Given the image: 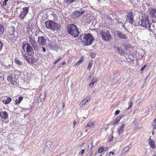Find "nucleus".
<instances>
[{"mask_svg": "<svg viewBox=\"0 0 156 156\" xmlns=\"http://www.w3.org/2000/svg\"><path fill=\"white\" fill-rule=\"evenodd\" d=\"M104 151V147L102 146L101 147H100L98 149V151L97 152H96L95 154H96L97 153H99V154H101V153L102 152H103V151Z\"/></svg>", "mask_w": 156, "mask_h": 156, "instance_id": "obj_24", "label": "nucleus"}, {"mask_svg": "<svg viewBox=\"0 0 156 156\" xmlns=\"http://www.w3.org/2000/svg\"><path fill=\"white\" fill-rule=\"evenodd\" d=\"M152 127L153 129H156V118L154 119L152 125Z\"/></svg>", "mask_w": 156, "mask_h": 156, "instance_id": "obj_33", "label": "nucleus"}, {"mask_svg": "<svg viewBox=\"0 0 156 156\" xmlns=\"http://www.w3.org/2000/svg\"><path fill=\"white\" fill-rule=\"evenodd\" d=\"M90 145H91V147H90V148H93L94 147V146H93V142H91L90 143Z\"/></svg>", "mask_w": 156, "mask_h": 156, "instance_id": "obj_46", "label": "nucleus"}, {"mask_svg": "<svg viewBox=\"0 0 156 156\" xmlns=\"http://www.w3.org/2000/svg\"><path fill=\"white\" fill-rule=\"evenodd\" d=\"M61 59V58H59L56 59L54 62V64H57L59 61Z\"/></svg>", "mask_w": 156, "mask_h": 156, "instance_id": "obj_37", "label": "nucleus"}, {"mask_svg": "<svg viewBox=\"0 0 156 156\" xmlns=\"http://www.w3.org/2000/svg\"><path fill=\"white\" fill-rule=\"evenodd\" d=\"M22 48L24 52L26 51L27 52V53H25L22 52V56L27 61L28 63H30V62L27 57V55L29 56H32L34 55V51L32 46H31L29 43H27L23 44Z\"/></svg>", "mask_w": 156, "mask_h": 156, "instance_id": "obj_2", "label": "nucleus"}, {"mask_svg": "<svg viewBox=\"0 0 156 156\" xmlns=\"http://www.w3.org/2000/svg\"><path fill=\"white\" fill-rule=\"evenodd\" d=\"M118 37L121 39H126L127 38V36L126 34H122L119 31H117Z\"/></svg>", "mask_w": 156, "mask_h": 156, "instance_id": "obj_14", "label": "nucleus"}, {"mask_svg": "<svg viewBox=\"0 0 156 156\" xmlns=\"http://www.w3.org/2000/svg\"><path fill=\"white\" fill-rule=\"evenodd\" d=\"M133 102H131L130 103V105H129V106L128 108V109H129L132 106V105H133Z\"/></svg>", "mask_w": 156, "mask_h": 156, "instance_id": "obj_44", "label": "nucleus"}, {"mask_svg": "<svg viewBox=\"0 0 156 156\" xmlns=\"http://www.w3.org/2000/svg\"><path fill=\"white\" fill-rule=\"evenodd\" d=\"M67 30L68 34L74 37H77L79 35L80 31L79 29L74 24L71 23L69 24Z\"/></svg>", "mask_w": 156, "mask_h": 156, "instance_id": "obj_3", "label": "nucleus"}, {"mask_svg": "<svg viewBox=\"0 0 156 156\" xmlns=\"http://www.w3.org/2000/svg\"><path fill=\"white\" fill-rule=\"evenodd\" d=\"M80 12H79L78 11H75L72 14V17L74 19L77 18L80 16Z\"/></svg>", "mask_w": 156, "mask_h": 156, "instance_id": "obj_21", "label": "nucleus"}, {"mask_svg": "<svg viewBox=\"0 0 156 156\" xmlns=\"http://www.w3.org/2000/svg\"><path fill=\"white\" fill-rule=\"evenodd\" d=\"M87 148H88V149H90L89 148V145H88V146L87 147Z\"/></svg>", "mask_w": 156, "mask_h": 156, "instance_id": "obj_57", "label": "nucleus"}, {"mask_svg": "<svg viewBox=\"0 0 156 156\" xmlns=\"http://www.w3.org/2000/svg\"><path fill=\"white\" fill-rule=\"evenodd\" d=\"M65 104L64 103H63V105H62V108H63L65 106Z\"/></svg>", "mask_w": 156, "mask_h": 156, "instance_id": "obj_55", "label": "nucleus"}, {"mask_svg": "<svg viewBox=\"0 0 156 156\" xmlns=\"http://www.w3.org/2000/svg\"><path fill=\"white\" fill-rule=\"evenodd\" d=\"M79 38L82 44L85 46L91 45L94 40L93 35L90 33L82 34L80 35Z\"/></svg>", "mask_w": 156, "mask_h": 156, "instance_id": "obj_1", "label": "nucleus"}, {"mask_svg": "<svg viewBox=\"0 0 156 156\" xmlns=\"http://www.w3.org/2000/svg\"><path fill=\"white\" fill-rule=\"evenodd\" d=\"M126 126V124H123L121 126H119L117 129V132L119 134L122 133L123 130V128Z\"/></svg>", "mask_w": 156, "mask_h": 156, "instance_id": "obj_18", "label": "nucleus"}, {"mask_svg": "<svg viewBox=\"0 0 156 156\" xmlns=\"http://www.w3.org/2000/svg\"><path fill=\"white\" fill-rule=\"evenodd\" d=\"M91 75H90V76H89V77H88V79H89V80H90V79H91Z\"/></svg>", "mask_w": 156, "mask_h": 156, "instance_id": "obj_54", "label": "nucleus"}, {"mask_svg": "<svg viewBox=\"0 0 156 156\" xmlns=\"http://www.w3.org/2000/svg\"><path fill=\"white\" fill-rule=\"evenodd\" d=\"M38 43L40 46H45L46 44V40L45 38L43 36L38 37Z\"/></svg>", "mask_w": 156, "mask_h": 156, "instance_id": "obj_10", "label": "nucleus"}, {"mask_svg": "<svg viewBox=\"0 0 156 156\" xmlns=\"http://www.w3.org/2000/svg\"><path fill=\"white\" fill-rule=\"evenodd\" d=\"M84 150L83 149H82L80 151L79 153V154L80 155L84 153Z\"/></svg>", "mask_w": 156, "mask_h": 156, "instance_id": "obj_39", "label": "nucleus"}, {"mask_svg": "<svg viewBox=\"0 0 156 156\" xmlns=\"http://www.w3.org/2000/svg\"><path fill=\"white\" fill-rule=\"evenodd\" d=\"M29 11V8L28 7H24L23 8L20 13V17L21 20H23Z\"/></svg>", "mask_w": 156, "mask_h": 156, "instance_id": "obj_9", "label": "nucleus"}, {"mask_svg": "<svg viewBox=\"0 0 156 156\" xmlns=\"http://www.w3.org/2000/svg\"><path fill=\"white\" fill-rule=\"evenodd\" d=\"M124 46L126 48V49L130 48L131 45L128 42H126L124 44Z\"/></svg>", "mask_w": 156, "mask_h": 156, "instance_id": "obj_32", "label": "nucleus"}, {"mask_svg": "<svg viewBox=\"0 0 156 156\" xmlns=\"http://www.w3.org/2000/svg\"><path fill=\"white\" fill-rule=\"evenodd\" d=\"M42 50L44 52H45L46 51V49L44 47H42Z\"/></svg>", "mask_w": 156, "mask_h": 156, "instance_id": "obj_48", "label": "nucleus"}, {"mask_svg": "<svg viewBox=\"0 0 156 156\" xmlns=\"http://www.w3.org/2000/svg\"><path fill=\"white\" fill-rule=\"evenodd\" d=\"M133 12L130 11L128 12L127 15L126 16V21L131 23H133Z\"/></svg>", "mask_w": 156, "mask_h": 156, "instance_id": "obj_11", "label": "nucleus"}, {"mask_svg": "<svg viewBox=\"0 0 156 156\" xmlns=\"http://www.w3.org/2000/svg\"><path fill=\"white\" fill-rule=\"evenodd\" d=\"M15 61L16 63L19 65H22V62L18 59L17 58L15 59Z\"/></svg>", "mask_w": 156, "mask_h": 156, "instance_id": "obj_30", "label": "nucleus"}, {"mask_svg": "<svg viewBox=\"0 0 156 156\" xmlns=\"http://www.w3.org/2000/svg\"><path fill=\"white\" fill-rule=\"evenodd\" d=\"M98 80V78L96 77H93L91 80L89 86L92 87L94 86V84L96 83Z\"/></svg>", "mask_w": 156, "mask_h": 156, "instance_id": "obj_19", "label": "nucleus"}, {"mask_svg": "<svg viewBox=\"0 0 156 156\" xmlns=\"http://www.w3.org/2000/svg\"><path fill=\"white\" fill-rule=\"evenodd\" d=\"M140 25L146 28H150L151 26L150 20L147 15L142 16L140 20Z\"/></svg>", "mask_w": 156, "mask_h": 156, "instance_id": "obj_6", "label": "nucleus"}, {"mask_svg": "<svg viewBox=\"0 0 156 156\" xmlns=\"http://www.w3.org/2000/svg\"><path fill=\"white\" fill-rule=\"evenodd\" d=\"M66 64V62L65 61L62 62L61 64V66H60V67H62V66Z\"/></svg>", "mask_w": 156, "mask_h": 156, "instance_id": "obj_43", "label": "nucleus"}, {"mask_svg": "<svg viewBox=\"0 0 156 156\" xmlns=\"http://www.w3.org/2000/svg\"><path fill=\"white\" fill-rule=\"evenodd\" d=\"M7 79L9 82H10L12 85H15L17 83L16 80L11 76H8L7 77Z\"/></svg>", "mask_w": 156, "mask_h": 156, "instance_id": "obj_13", "label": "nucleus"}, {"mask_svg": "<svg viewBox=\"0 0 156 156\" xmlns=\"http://www.w3.org/2000/svg\"><path fill=\"white\" fill-rule=\"evenodd\" d=\"M99 156H102V154H101Z\"/></svg>", "mask_w": 156, "mask_h": 156, "instance_id": "obj_58", "label": "nucleus"}, {"mask_svg": "<svg viewBox=\"0 0 156 156\" xmlns=\"http://www.w3.org/2000/svg\"><path fill=\"white\" fill-rule=\"evenodd\" d=\"M28 38L29 42L34 49L35 50H37L38 48V45L36 42L34 37L32 36H30L28 37Z\"/></svg>", "mask_w": 156, "mask_h": 156, "instance_id": "obj_8", "label": "nucleus"}, {"mask_svg": "<svg viewBox=\"0 0 156 156\" xmlns=\"http://www.w3.org/2000/svg\"><path fill=\"white\" fill-rule=\"evenodd\" d=\"M109 155L110 156V154H112V155H113L114 154V153L113 151H110L109 153Z\"/></svg>", "mask_w": 156, "mask_h": 156, "instance_id": "obj_47", "label": "nucleus"}, {"mask_svg": "<svg viewBox=\"0 0 156 156\" xmlns=\"http://www.w3.org/2000/svg\"><path fill=\"white\" fill-rule=\"evenodd\" d=\"M79 12H80V16L82 15L83 13H84V10H82V9L80 10H78Z\"/></svg>", "mask_w": 156, "mask_h": 156, "instance_id": "obj_41", "label": "nucleus"}, {"mask_svg": "<svg viewBox=\"0 0 156 156\" xmlns=\"http://www.w3.org/2000/svg\"><path fill=\"white\" fill-rule=\"evenodd\" d=\"M152 135H154V131H153L152 132Z\"/></svg>", "mask_w": 156, "mask_h": 156, "instance_id": "obj_56", "label": "nucleus"}, {"mask_svg": "<svg viewBox=\"0 0 156 156\" xmlns=\"http://www.w3.org/2000/svg\"><path fill=\"white\" fill-rule=\"evenodd\" d=\"M114 48L115 49H116L118 52H119L120 51V48L119 46H116V45H115L114 47Z\"/></svg>", "mask_w": 156, "mask_h": 156, "instance_id": "obj_36", "label": "nucleus"}, {"mask_svg": "<svg viewBox=\"0 0 156 156\" xmlns=\"http://www.w3.org/2000/svg\"><path fill=\"white\" fill-rule=\"evenodd\" d=\"M150 14L152 19L153 18H156V9H151L150 10Z\"/></svg>", "mask_w": 156, "mask_h": 156, "instance_id": "obj_17", "label": "nucleus"}, {"mask_svg": "<svg viewBox=\"0 0 156 156\" xmlns=\"http://www.w3.org/2000/svg\"><path fill=\"white\" fill-rule=\"evenodd\" d=\"M151 136H150L149 139V141H151V140H152L151 139Z\"/></svg>", "mask_w": 156, "mask_h": 156, "instance_id": "obj_53", "label": "nucleus"}, {"mask_svg": "<svg viewBox=\"0 0 156 156\" xmlns=\"http://www.w3.org/2000/svg\"><path fill=\"white\" fill-rule=\"evenodd\" d=\"M98 1H99L100 0H98Z\"/></svg>", "mask_w": 156, "mask_h": 156, "instance_id": "obj_59", "label": "nucleus"}, {"mask_svg": "<svg viewBox=\"0 0 156 156\" xmlns=\"http://www.w3.org/2000/svg\"><path fill=\"white\" fill-rule=\"evenodd\" d=\"M0 116L2 119H6L8 117V114L5 111H2L0 112Z\"/></svg>", "mask_w": 156, "mask_h": 156, "instance_id": "obj_16", "label": "nucleus"}, {"mask_svg": "<svg viewBox=\"0 0 156 156\" xmlns=\"http://www.w3.org/2000/svg\"><path fill=\"white\" fill-rule=\"evenodd\" d=\"M7 32L11 39L15 40L16 39L15 35L16 30L14 27L11 26L9 27Z\"/></svg>", "mask_w": 156, "mask_h": 156, "instance_id": "obj_7", "label": "nucleus"}, {"mask_svg": "<svg viewBox=\"0 0 156 156\" xmlns=\"http://www.w3.org/2000/svg\"><path fill=\"white\" fill-rule=\"evenodd\" d=\"M100 35L102 40L105 41H108L112 38L110 31L106 29H103L101 30Z\"/></svg>", "mask_w": 156, "mask_h": 156, "instance_id": "obj_4", "label": "nucleus"}, {"mask_svg": "<svg viewBox=\"0 0 156 156\" xmlns=\"http://www.w3.org/2000/svg\"><path fill=\"white\" fill-rule=\"evenodd\" d=\"M2 102L5 104H8L12 100V99L7 96L3 97Z\"/></svg>", "mask_w": 156, "mask_h": 156, "instance_id": "obj_12", "label": "nucleus"}, {"mask_svg": "<svg viewBox=\"0 0 156 156\" xmlns=\"http://www.w3.org/2000/svg\"><path fill=\"white\" fill-rule=\"evenodd\" d=\"M1 73L0 72V81L2 80V76H1Z\"/></svg>", "mask_w": 156, "mask_h": 156, "instance_id": "obj_50", "label": "nucleus"}, {"mask_svg": "<svg viewBox=\"0 0 156 156\" xmlns=\"http://www.w3.org/2000/svg\"><path fill=\"white\" fill-rule=\"evenodd\" d=\"M90 100V98L88 97H86L84 98L80 103V105L82 107L83 105H84L89 101Z\"/></svg>", "mask_w": 156, "mask_h": 156, "instance_id": "obj_15", "label": "nucleus"}, {"mask_svg": "<svg viewBox=\"0 0 156 156\" xmlns=\"http://www.w3.org/2000/svg\"><path fill=\"white\" fill-rule=\"evenodd\" d=\"M108 149V147H106L105 148H104V151H106Z\"/></svg>", "mask_w": 156, "mask_h": 156, "instance_id": "obj_51", "label": "nucleus"}, {"mask_svg": "<svg viewBox=\"0 0 156 156\" xmlns=\"http://www.w3.org/2000/svg\"><path fill=\"white\" fill-rule=\"evenodd\" d=\"M45 24L47 29L51 30L54 31H57L59 29V25L51 20L46 21Z\"/></svg>", "mask_w": 156, "mask_h": 156, "instance_id": "obj_5", "label": "nucleus"}, {"mask_svg": "<svg viewBox=\"0 0 156 156\" xmlns=\"http://www.w3.org/2000/svg\"><path fill=\"white\" fill-rule=\"evenodd\" d=\"M122 116H119L117 117L115 120L114 122L113 123V125H115L118 123L120 121L122 118Z\"/></svg>", "mask_w": 156, "mask_h": 156, "instance_id": "obj_23", "label": "nucleus"}, {"mask_svg": "<svg viewBox=\"0 0 156 156\" xmlns=\"http://www.w3.org/2000/svg\"><path fill=\"white\" fill-rule=\"evenodd\" d=\"M76 123V121H74L73 122V126H74Z\"/></svg>", "mask_w": 156, "mask_h": 156, "instance_id": "obj_49", "label": "nucleus"}, {"mask_svg": "<svg viewBox=\"0 0 156 156\" xmlns=\"http://www.w3.org/2000/svg\"><path fill=\"white\" fill-rule=\"evenodd\" d=\"M83 62V59L82 58H81L80 61H78L75 63L74 65V66H76L77 65H79L81 63Z\"/></svg>", "mask_w": 156, "mask_h": 156, "instance_id": "obj_34", "label": "nucleus"}, {"mask_svg": "<svg viewBox=\"0 0 156 156\" xmlns=\"http://www.w3.org/2000/svg\"><path fill=\"white\" fill-rule=\"evenodd\" d=\"M91 57L92 58H94L95 57V55H94V56L91 55Z\"/></svg>", "mask_w": 156, "mask_h": 156, "instance_id": "obj_52", "label": "nucleus"}, {"mask_svg": "<svg viewBox=\"0 0 156 156\" xmlns=\"http://www.w3.org/2000/svg\"><path fill=\"white\" fill-rule=\"evenodd\" d=\"M75 1H76V0H64V4H67L68 5Z\"/></svg>", "mask_w": 156, "mask_h": 156, "instance_id": "obj_27", "label": "nucleus"}, {"mask_svg": "<svg viewBox=\"0 0 156 156\" xmlns=\"http://www.w3.org/2000/svg\"><path fill=\"white\" fill-rule=\"evenodd\" d=\"M27 31H32L33 30V26L32 24H29L27 27Z\"/></svg>", "mask_w": 156, "mask_h": 156, "instance_id": "obj_29", "label": "nucleus"}, {"mask_svg": "<svg viewBox=\"0 0 156 156\" xmlns=\"http://www.w3.org/2000/svg\"><path fill=\"white\" fill-rule=\"evenodd\" d=\"M93 64V61H90L88 63V66L87 67V69L89 70H90L91 69V67L92 66Z\"/></svg>", "mask_w": 156, "mask_h": 156, "instance_id": "obj_31", "label": "nucleus"}, {"mask_svg": "<svg viewBox=\"0 0 156 156\" xmlns=\"http://www.w3.org/2000/svg\"><path fill=\"white\" fill-rule=\"evenodd\" d=\"M149 145L151 147L152 149H154L155 148V142L154 140H151L148 142Z\"/></svg>", "mask_w": 156, "mask_h": 156, "instance_id": "obj_22", "label": "nucleus"}, {"mask_svg": "<svg viewBox=\"0 0 156 156\" xmlns=\"http://www.w3.org/2000/svg\"><path fill=\"white\" fill-rule=\"evenodd\" d=\"M9 0H4L3 2V4L4 5L6 6L7 5V2Z\"/></svg>", "mask_w": 156, "mask_h": 156, "instance_id": "obj_40", "label": "nucleus"}, {"mask_svg": "<svg viewBox=\"0 0 156 156\" xmlns=\"http://www.w3.org/2000/svg\"><path fill=\"white\" fill-rule=\"evenodd\" d=\"M119 54H120V55H123L125 54V51L122 50H121L120 51L118 52Z\"/></svg>", "mask_w": 156, "mask_h": 156, "instance_id": "obj_35", "label": "nucleus"}, {"mask_svg": "<svg viewBox=\"0 0 156 156\" xmlns=\"http://www.w3.org/2000/svg\"><path fill=\"white\" fill-rule=\"evenodd\" d=\"M120 111L119 110L116 111L115 112V115H116L119 114Z\"/></svg>", "mask_w": 156, "mask_h": 156, "instance_id": "obj_42", "label": "nucleus"}, {"mask_svg": "<svg viewBox=\"0 0 156 156\" xmlns=\"http://www.w3.org/2000/svg\"><path fill=\"white\" fill-rule=\"evenodd\" d=\"M23 97L20 96L18 99H16L15 101V103L17 105H19L23 100Z\"/></svg>", "mask_w": 156, "mask_h": 156, "instance_id": "obj_26", "label": "nucleus"}, {"mask_svg": "<svg viewBox=\"0 0 156 156\" xmlns=\"http://www.w3.org/2000/svg\"><path fill=\"white\" fill-rule=\"evenodd\" d=\"M94 122L92 121H90L86 126V128L90 127V128H92L94 126Z\"/></svg>", "mask_w": 156, "mask_h": 156, "instance_id": "obj_25", "label": "nucleus"}, {"mask_svg": "<svg viewBox=\"0 0 156 156\" xmlns=\"http://www.w3.org/2000/svg\"><path fill=\"white\" fill-rule=\"evenodd\" d=\"M5 29L4 27L2 24H0V36L2 35Z\"/></svg>", "mask_w": 156, "mask_h": 156, "instance_id": "obj_28", "label": "nucleus"}, {"mask_svg": "<svg viewBox=\"0 0 156 156\" xmlns=\"http://www.w3.org/2000/svg\"><path fill=\"white\" fill-rule=\"evenodd\" d=\"M130 149V147L129 146H127L124 148L122 151L121 155H124L128 153Z\"/></svg>", "mask_w": 156, "mask_h": 156, "instance_id": "obj_20", "label": "nucleus"}, {"mask_svg": "<svg viewBox=\"0 0 156 156\" xmlns=\"http://www.w3.org/2000/svg\"><path fill=\"white\" fill-rule=\"evenodd\" d=\"M3 46V43L1 41H0V51L2 50Z\"/></svg>", "mask_w": 156, "mask_h": 156, "instance_id": "obj_38", "label": "nucleus"}, {"mask_svg": "<svg viewBox=\"0 0 156 156\" xmlns=\"http://www.w3.org/2000/svg\"><path fill=\"white\" fill-rule=\"evenodd\" d=\"M146 65H145L143 67H142L141 69V71H143L144 70V68L146 67Z\"/></svg>", "mask_w": 156, "mask_h": 156, "instance_id": "obj_45", "label": "nucleus"}]
</instances>
